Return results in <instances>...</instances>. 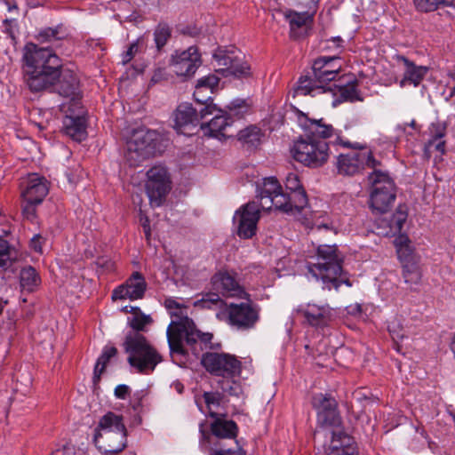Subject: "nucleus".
I'll list each match as a JSON object with an SVG mask.
<instances>
[{"instance_id":"29","label":"nucleus","mask_w":455,"mask_h":455,"mask_svg":"<svg viewBox=\"0 0 455 455\" xmlns=\"http://www.w3.org/2000/svg\"><path fill=\"white\" fill-rule=\"evenodd\" d=\"M333 88L330 84H323L316 80L315 75L312 76H301L294 89V96L310 95L315 97L320 94L331 92Z\"/></svg>"},{"instance_id":"46","label":"nucleus","mask_w":455,"mask_h":455,"mask_svg":"<svg viewBox=\"0 0 455 455\" xmlns=\"http://www.w3.org/2000/svg\"><path fill=\"white\" fill-rule=\"evenodd\" d=\"M204 403L209 409V413L214 411V408L220 407L224 403V395L217 390L212 392H204L203 395Z\"/></svg>"},{"instance_id":"50","label":"nucleus","mask_w":455,"mask_h":455,"mask_svg":"<svg viewBox=\"0 0 455 455\" xmlns=\"http://www.w3.org/2000/svg\"><path fill=\"white\" fill-rule=\"evenodd\" d=\"M146 396L144 390H139L133 393L130 399V406L135 412H140L142 409V402Z\"/></svg>"},{"instance_id":"13","label":"nucleus","mask_w":455,"mask_h":455,"mask_svg":"<svg viewBox=\"0 0 455 455\" xmlns=\"http://www.w3.org/2000/svg\"><path fill=\"white\" fill-rule=\"evenodd\" d=\"M156 132L140 129L132 132L127 141V158L133 163H140L153 156L156 153Z\"/></svg>"},{"instance_id":"9","label":"nucleus","mask_w":455,"mask_h":455,"mask_svg":"<svg viewBox=\"0 0 455 455\" xmlns=\"http://www.w3.org/2000/svg\"><path fill=\"white\" fill-rule=\"evenodd\" d=\"M166 334L170 350L178 354H183V340L191 347L197 342H201L207 347L213 337L210 332L199 331L195 323L188 317L184 318L182 322L172 321L167 328Z\"/></svg>"},{"instance_id":"39","label":"nucleus","mask_w":455,"mask_h":455,"mask_svg":"<svg viewBox=\"0 0 455 455\" xmlns=\"http://www.w3.org/2000/svg\"><path fill=\"white\" fill-rule=\"evenodd\" d=\"M333 91L329 92L333 96L339 95L340 100L354 101L358 99L356 84L355 83H347L345 85L330 84Z\"/></svg>"},{"instance_id":"22","label":"nucleus","mask_w":455,"mask_h":455,"mask_svg":"<svg viewBox=\"0 0 455 455\" xmlns=\"http://www.w3.org/2000/svg\"><path fill=\"white\" fill-rule=\"evenodd\" d=\"M212 289L220 295L230 298L247 299L249 294L235 278L228 272H220L212 277Z\"/></svg>"},{"instance_id":"31","label":"nucleus","mask_w":455,"mask_h":455,"mask_svg":"<svg viewBox=\"0 0 455 455\" xmlns=\"http://www.w3.org/2000/svg\"><path fill=\"white\" fill-rule=\"evenodd\" d=\"M329 455H358L350 436L342 433H332Z\"/></svg>"},{"instance_id":"14","label":"nucleus","mask_w":455,"mask_h":455,"mask_svg":"<svg viewBox=\"0 0 455 455\" xmlns=\"http://www.w3.org/2000/svg\"><path fill=\"white\" fill-rule=\"evenodd\" d=\"M260 204L256 202H249L235 211L233 223L240 238L250 239L255 235L260 218Z\"/></svg>"},{"instance_id":"25","label":"nucleus","mask_w":455,"mask_h":455,"mask_svg":"<svg viewBox=\"0 0 455 455\" xmlns=\"http://www.w3.org/2000/svg\"><path fill=\"white\" fill-rule=\"evenodd\" d=\"M93 441L97 448L106 454H115L122 451L126 446V431L94 434Z\"/></svg>"},{"instance_id":"7","label":"nucleus","mask_w":455,"mask_h":455,"mask_svg":"<svg viewBox=\"0 0 455 455\" xmlns=\"http://www.w3.org/2000/svg\"><path fill=\"white\" fill-rule=\"evenodd\" d=\"M19 189L22 214L27 220H34L36 207L43 203L48 195L49 182L45 177L31 172L20 177Z\"/></svg>"},{"instance_id":"17","label":"nucleus","mask_w":455,"mask_h":455,"mask_svg":"<svg viewBox=\"0 0 455 455\" xmlns=\"http://www.w3.org/2000/svg\"><path fill=\"white\" fill-rule=\"evenodd\" d=\"M213 57L220 67L219 70L225 76H233L237 78L247 77L251 75L250 66L243 61L240 53L235 50H218Z\"/></svg>"},{"instance_id":"12","label":"nucleus","mask_w":455,"mask_h":455,"mask_svg":"<svg viewBox=\"0 0 455 455\" xmlns=\"http://www.w3.org/2000/svg\"><path fill=\"white\" fill-rule=\"evenodd\" d=\"M245 299L246 302L230 303L227 307L229 324L243 331L254 328L259 320V306L253 304L250 298Z\"/></svg>"},{"instance_id":"16","label":"nucleus","mask_w":455,"mask_h":455,"mask_svg":"<svg viewBox=\"0 0 455 455\" xmlns=\"http://www.w3.org/2000/svg\"><path fill=\"white\" fill-rule=\"evenodd\" d=\"M146 191L152 204L161 205L169 192L170 180L165 167L156 165L147 172Z\"/></svg>"},{"instance_id":"8","label":"nucleus","mask_w":455,"mask_h":455,"mask_svg":"<svg viewBox=\"0 0 455 455\" xmlns=\"http://www.w3.org/2000/svg\"><path fill=\"white\" fill-rule=\"evenodd\" d=\"M370 183L369 205L375 213H385L396 197V187L387 172L378 167L368 176Z\"/></svg>"},{"instance_id":"62","label":"nucleus","mask_w":455,"mask_h":455,"mask_svg":"<svg viewBox=\"0 0 455 455\" xmlns=\"http://www.w3.org/2000/svg\"><path fill=\"white\" fill-rule=\"evenodd\" d=\"M97 264L102 267H106L108 269L111 268L112 267V262L110 260H108L104 258H101V259H97Z\"/></svg>"},{"instance_id":"21","label":"nucleus","mask_w":455,"mask_h":455,"mask_svg":"<svg viewBox=\"0 0 455 455\" xmlns=\"http://www.w3.org/2000/svg\"><path fill=\"white\" fill-rule=\"evenodd\" d=\"M147 286V282L142 274L135 271L124 283L117 286L113 291L112 299L113 300L126 299L131 300L140 299L145 295Z\"/></svg>"},{"instance_id":"41","label":"nucleus","mask_w":455,"mask_h":455,"mask_svg":"<svg viewBox=\"0 0 455 455\" xmlns=\"http://www.w3.org/2000/svg\"><path fill=\"white\" fill-rule=\"evenodd\" d=\"M131 312L133 314V316L129 318L130 326L132 328V331L140 333L148 324L151 323V317L144 315L139 307H131Z\"/></svg>"},{"instance_id":"44","label":"nucleus","mask_w":455,"mask_h":455,"mask_svg":"<svg viewBox=\"0 0 455 455\" xmlns=\"http://www.w3.org/2000/svg\"><path fill=\"white\" fill-rule=\"evenodd\" d=\"M217 387L224 395L228 394L232 396H237L241 393V386L235 380V378L220 379L217 381Z\"/></svg>"},{"instance_id":"59","label":"nucleus","mask_w":455,"mask_h":455,"mask_svg":"<svg viewBox=\"0 0 455 455\" xmlns=\"http://www.w3.org/2000/svg\"><path fill=\"white\" fill-rule=\"evenodd\" d=\"M140 222H141V225L143 227L144 233H145L147 238H148L150 236V228H149V220H148V218L147 216L141 217L140 218Z\"/></svg>"},{"instance_id":"2","label":"nucleus","mask_w":455,"mask_h":455,"mask_svg":"<svg viewBox=\"0 0 455 455\" xmlns=\"http://www.w3.org/2000/svg\"><path fill=\"white\" fill-rule=\"evenodd\" d=\"M297 122L304 131V137L294 142L291 152L292 157L303 165L310 168H318L325 164L330 157V145L339 135L333 126L327 124L323 118H309L307 114L296 109Z\"/></svg>"},{"instance_id":"10","label":"nucleus","mask_w":455,"mask_h":455,"mask_svg":"<svg viewBox=\"0 0 455 455\" xmlns=\"http://www.w3.org/2000/svg\"><path fill=\"white\" fill-rule=\"evenodd\" d=\"M201 364L212 375L222 378H236L242 372V363L232 354L206 352L203 354Z\"/></svg>"},{"instance_id":"55","label":"nucleus","mask_w":455,"mask_h":455,"mask_svg":"<svg viewBox=\"0 0 455 455\" xmlns=\"http://www.w3.org/2000/svg\"><path fill=\"white\" fill-rule=\"evenodd\" d=\"M130 387L127 385L121 384L115 388V396L118 399H125L130 395Z\"/></svg>"},{"instance_id":"36","label":"nucleus","mask_w":455,"mask_h":455,"mask_svg":"<svg viewBox=\"0 0 455 455\" xmlns=\"http://www.w3.org/2000/svg\"><path fill=\"white\" fill-rule=\"evenodd\" d=\"M20 283L23 290L32 292L41 284V277L36 268L26 266L20 272Z\"/></svg>"},{"instance_id":"51","label":"nucleus","mask_w":455,"mask_h":455,"mask_svg":"<svg viewBox=\"0 0 455 455\" xmlns=\"http://www.w3.org/2000/svg\"><path fill=\"white\" fill-rule=\"evenodd\" d=\"M10 248L8 243L0 237V267H7L10 263Z\"/></svg>"},{"instance_id":"28","label":"nucleus","mask_w":455,"mask_h":455,"mask_svg":"<svg viewBox=\"0 0 455 455\" xmlns=\"http://www.w3.org/2000/svg\"><path fill=\"white\" fill-rule=\"evenodd\" d=\"M210 417L214 419L211 423L210 429L212 434L221 439H235L238 434V426L233 420L225 419V414H218L215 411L210 412Z\"/></svg>"},{"instance_id":"49","label":"nucleus","mask_w":455,"mask_h":455,"mask_svg":"<svg viewBox=\"0 0 455 455\" xmlns=\"http://www.w3.org/2000/svg\"><path fill=\"white\" fill-rule=\"evenodd\" d=\"M443 129L437 131L436 133L433 134V139L430 140L427 143V148L429 149H435L441 154L444 153V141L442 140L443 137Z\"/></svg>"},{"instance_id":"45","label":"nucleus","mask_w":455,"mask_h":455,"mask_svg":"<svg viewBox=\"0 0 455 455\" xmlns=\"http://www.w3.org/2000/svg\"><path fill=\"white\" fill-rule=\"evenodd\" d=\"M172 35L171 28L165 23H159L154 31V39L158 51L168 42Z\"/></svg>"},{"instance_id":"5","label":"nucleus","mask_w":455,"mask_h":455,"mask_svg":"<svg viewBox=\"0 0 455 455\" xmlns=\"http://www.w3.org/2000/svg\"><path fill=\"white\" fill-rule=\"evenodd\" d=\"M333 146H341L357 150L339 155L336 161V168L340 175L354 176L360 173L365 166L373 171L378 167H381V162L374 157L372 151L368 149L365 144L360 142L351 143L339 134L334 139Z\"/></svg>"},{"instance_id":"20","label":"nucleus","mask_w":455,"mask_h":455,"mask_svg":"<svg viewBox=\"0 0 455 455\" xmlns=\"http://www.w3.org/2000/svg\"><path fill=\"white\" fill-rule=\"evenodd\" d=\"M212 115H214V116L209 122L203 123L200 125L204 135L218 140L233 136L231 130L234 120L230 115L217 108Z\"/></svg>"},{"instance_id":"63","label":"nucleus","mask_w":455,"mask_h":455,"mask_svg":"<svg viewBox=\"0 0 455 455\" xmlns=\"http://www.w3.org/2000/svg\"><path fill=\"white\" fill-rule=\"evenodd\" d=\"M6 5L9 12L18 10V5L14 0L6 1Z\"/></svg>"},{"instance_id":"11","label":"nucleus","mask_w":455,"mask_h":455,"mask_svg":"<svg viewBox=\"0 0 455 455\" xmlns=\"http://www.w3.org/2000/svg\"><path fill=\"white\" fill-rule=\"evenodd\" d=\"M216 110L214 104L200 105V108H195L191 103L184 102L178 106L175 114V129L181 133H187V130L196 127L200 121L211 116Z\"/></svg>"},{"instance_id":"15","label":"nucleus","mask_w":455,"mask_h":455,"mask_svg":"<svg viewBox=\"0 0 455 455\" xmlns=\"http://www.w3.org/2000/svg\"><path fill=\"white\" fill-rule=\"evenodd\" d=\"M60 110L64 114L63 132L75 141L81 142L87 138L85 110L80 108H72L68 104H60Z\"/></svg>"},{"instance_id":"58","label":"nucleus","mask_w":455,"mask_h":455,"mask_svg":"<svg viewBox=\"0 0 455 455\" xmlns=\"http://www.w3.org/2000/svg\"><path fill=\"white\" fill-rule=\"evenodd\" d=\"M52 455H74V452L72 448L64 446L54 451Z\"/></svg>"},{"instance_id":"35","label":"nucleus","mask_w":455,"mask_h":455,"mask_svg":"<svg viewBox=\"0 0 455 455\" xmlns=\"http://www.w3.org/2000/svg\"><path fill=\"white\" fill-rule=\"evenodd\" d=\"M298 218L301 223L307 228L314 229L316 228L318 230L322 228L331 229V226L330 223L326 222L320 213L312 212L307 210V206L304 211L298 216Z\"/></svg>"},{"instance_id":"48","label":"nucleus","mask_w":455,"mask_h":455,"mask_svg":"<svg viewBox=\"0 0 455 455\" xmlns=\"http://www.w3.org/2000/svg\"><path fill=\"white\" fill-rule=\"evenodd\" d=\"M388 331L392 336V339L395 342L402 340L408 336L406 331L403 330L398 319H394L392 322H390L388 324Z\"/></svg>"},{"instance_id":"40","label":"nucleus","mask_w":455,"mask_h":455,"mask_svg":"<svg viewBox=\"0 0 455 455\" xmlns=\"http://www.w3.org/2000/svg\"><path fill=\"white\" fill-rule=\"evenodd\" d=\"M261 132L256 126L245 128L238 132V140L248 147H257L260 142Z\"/></svg>"},{"instance_id":"3","label":"nucleus","mask_w":455,"mask_h":455,"mask_svg":"<svg viewBox=\"0 0 455 455\" xmlns=\"http://www.w3.org/2000/svg\"><path fill=\"white\" fill-rule=\"evenodd\" d=\"M285 188L287 192H283L275 177L265 178L258 189L261 209L270 211L274 208L292 216L300 214L307 206V196L296 173L286 176Z\"/></svg>"},{"instance_id":"54","label":"nucleus","mask_w":455,"mask_h":455,"mask_svg":"<svg viewBox=\"0 0 455 455\" xmlns=\"http://www.w3.org/2000/svg\"><path fill=\"white\" fill-rule=\"evenodd\" d=\"M343 47V40L339 36L332 37L331 39L327 41L326 48L328 50H334L340 52V49Z\"/></svg>"},{"instance_id":"19","label":"nucleus","mask_w":455,"mask_h":455,"mask_svg":"<svg viewBox=\"0 0 455 455\" xmlns=\"http://www.w3.org/2000/svg\"><path fill=\"white\" fill-rule=\"evenodd\" d=\"M201 64V56L196 46H190L185 51L176 52L172 56L171 60L173 72L179 76L185 77L194 76Z\"/></svg>"},{"instance_id":"61","label":"nucleus","mask_w":455,"mask_h":455,"mask_svg":"<svg viewBox=\"0 0 455 455\" xmlns=\"http://www.w3.org/2000/svg\"><path fill=\"white\" fill-rule=\"evenodd\" d=\"M211 455H239L237 451L231 449L228 450H216Z\"/></svg>"},{"instance_id":"23","label":"nucleus","mask_w":455,"mask_h":455,"mask_svg":"<svg viewBox=\"0 0 455 455\" xmlns=\"http://www.w3.org/2000/svg\"><path fill=\"white\" fill-rule=\"evenodd\" d=\"M341 69V64L338 56L320 57L314 61L312 72L316 80L323 84H332Z\"/></svg>"},{"instance_id":"47","label":"nucleus","mask_w":455,"mask_h":455,"mask_svg":"<svg viewBox=\"0 0 455 455\" xmlns=\"http://www.w3.org/2000/svg\"><path fill=\"white\" fill-rule=\"evenodd\" d=\"M144 48L145 46L142 40L137 39L135 42L131 44L127 51L122 54V63L124 65L129 63L135 55L140 52Z\"/></svg>"},{"instance_id":"24","label":"nucleus","mask_w":455,"mask_h":455,"mask_svg":"<svg viewBox=\"0 0 455 455\" xmlns=\"http://www.w3.org/2000/svg\"><path fill=\"white\" fill-rule=\"evenodd\" d=\"M298 311L305 317L309 325L316 328L327 326L334 317L333 309L329 305L319 306L308 303Z\"/></svg>"},{"instance_id":"18","label":"nucleus","mask_w":455,"mask_h":455,"mask_svg":"<svg viewBox=\"0 0 455 455\" xmlns=\"http://www.w3.org/2000/svg\"><path fill=\"white\" fill-rule=\"evenodd\" d=\"M311 403L321 425L337 426L340 423L338 403L333 396L329 394H315L312 396Z\"/></svg>"},{"instance_id":"57","label":"nucleus","mask_w":455,"mask_h":455,"mask_svg":"<svg viewBox=\"0 0 455 455\" xmlns=\"http://www.w3.org/2000/svg\"><path fill=\"white\" fill-rule=\"evenodd\" d=\"M42 237L40 235H35L30 242L31 247L34 249V251L37 252L42 251V243H41Z\"/></svg>"},{"instance_id":"64","label":"nucleus","mask_w":455,"mask_h":455,"mask_svg":"<svg viewBox=\"0 0 455 455\" xmlns=\"http://www.w3.org/2000/svg\"><path fill=\"white\" fill-rule=\"evenodd\" d=\"M6 301H3L1 299H0V315L3 313V310H4V306L6 305Z\"/></svg>"},{"instance_id":"42","label":"nucleus","mask_w":455,"mask_h":455,"mask_svg":"<svg viewBox=\"0 0 455 455\" xmlns=\"http://www.w3.org/2000/svg\"><path fill=\"white\" fill-rule=\"evenodd\" d=\"M223 305V300L220 294L216 292H208L202 299L195 301L194 306L202 309L218 308Z\"/></svg>"},{"instance_id":"34","label":"nucleus","mask_w":455,"mask_h":455,"mask_svg":"<svg viewBox=\"0 0 455 455\" xmlns=\"http://www.w3.org/2000/svg\"><path fill=\"white\" fill-rule=\"evenodd\" d=\"M104 431L110 433L126 431L123 417L111 411L101 417L94 434H102Z\"/></svg>"},{"instance_id":"33","label":"nucleus","mask_w":455,"mask_h":455,"mask_svg":"<svg viewBox=\"0 0 455 455\" xmlns=\"http://www.w3.org/2000/svg\"><path fill=\"white\" fill-rule=\"evenodd\" d=\"M68 36V32L67 28L62 24H59L53 28H40L35 36V39L39 44H52L56 41L64 40Z\"/></svg>"},{"instance_id":"43","label":"nucleus","mask_w":455,"mask_h":455,"mask_svg":"<svg viewBox=\"0 0 455 455\" xmlns=\"http://www.w3.org/2000/svg\"><path fill=\"white\" fill-rule=\"evenodd\" d=\"M455 0H414L416 9L422 12L437 10L440 6H452Z\"/></svg>"},{"instance_id":"30","label":"nucleus","mask_w":455,"mask_h":455,"mask_svg":"<svg viewBox=\"0 0 455 455\" xmlns=\"http://www.w3.org/2000/svg\"><path fill=\"white\" fill-rule=\"evenodd\" d=\"M399 259L403 266V276L404 282L410 284H417L421 279V270L419 266V257L410 256L408 250H399Z\"/></svg>"},{"instance_id":"60","label":"nucleus","mask_w":455,"mask_h":455,"mask_svg":"<svg viewBox=\"0 0 455 455\" xmlns=\"http://www.w3.org/2000/svg\"><path fill=\"white\" fill-rule=\"evenodd\" d=\"M170 314L172 316H175L177 319H179L178 322H182L184 318L188 317L183 310V307L180 310H170Z\"/></svg>"},{"instance_id":"32","label":"nucleus","mask_w":455,"mask_h":455,"mask_svg":"<svg viewBox=\"0 0 455 455\" xmlns=\"http://www.w3.org/2000/svg\"><path fill=\"white\" fill-rule=\"evenodd\" d=\"M284 17L290 25V34L291 37L299 36V29L307 28V24L313 20V14L307 12H297L289 10L284 13Z\"/></svg>"},{"instance_id":"6","label":"nucleus","mask_w":455,"mask_h":455,"mask_svg":"<svg viewBox=\"0 0 455 455\" xmlns=\"http://www.w3.org/2000/svg\"><path fill=\"white\" fill-rule=\"evenodd\" d=\"M123 347L129 364L139 373L148 374L162 361V356L141 333L129 331Z\"/></svg>"},{"instance_id":"4","label":"nucleus","mask_w":455,"mask_h":455,"mask_svg":"<svg viewBox=\"0 0 455 455\" xmlns=\"http://www.w3.org/2000/svg\"><path fill=\"white\" fill-rule=\"evenodd\" d=\"M343 255L336 245L321 244L315 252L308 257L307 269L323 289L338 290L342 283L351 286L343 271Z\"/></svg>"},{"instance_id":"26","label":"nucleus","mask_w":455,"mask_h":455,"mask_svg":"<svg viewBox=\"0 0 455 455\" xmlns=\"http://www.w3.org/2000/svg\"><path fill=\"white\" fill-rule=\"evenodd\" d=\"M394 60L397 64L403 65V76L399 83L401 87H404L406 84L419 86L428 72L427 67L418 66L403 55L397 54L394 57Z\"/></svg>"},{"instance_id":"1","label":"nucleus","mask_w":455,"mask_h":455,"mask_svg":"<svg viewBox=\"0 0 455 455\" xmlns=\"http://www.w3.org/2000/svg\"><path fill=\"white\" fill-rule=\"evenodd\" d=\"M24 78L32 92H40L55 86V91L66 99L61 104L80 108L81 92L76 75L62 70V61L51 47L27 43L23 48Z\"/></svg>"},{"instance_id":"56","label":"nucleus","mask_w":455,"mask_h":455,"mask_svg":"<svg viewBox=\"0 0 455 455\" xmlns=\"http://www.w3.org/2000/svg\"><path fill=\"white\" fill-rule=\"evenodd\" d=\"M164 306L165 307L170 311V310H180V308H182L183 307L181 306V304H180L179 302H177L175 299H166L165 301H164Z\"/></svg>"},{"instance_id":"38","label":"nucleus","mask_w":455,"mask_h":455,"mask_svg":"<svg viewBox=\"0 0 455 455\" xmlns=\"http://www.w3.org/2000/svg\"><path fill=\"white\" fill-rule=\"evenodd\" d=\"M117 349L115 347H105L102 350L100 356L98 358L94 367L93 381L98 382L100 379V375L104 372V370L109 362V360L116 356Z\"/></svg>"},{"instance_id":"52","label":"nucleus","mask_w":455,"mask_h":455,"mask_svg":"<svg viewBox=\"0 0 455 455\" xmlns=\"http://www.w3.org/2000/svg\"><path fill=\"white\" fill-rule=\"evenodd\" d=\"M397 254L399 255V250H408L410 256H414L413 251L410 246V240L407 235H401L395 240Z\"/></svg>"},{"instance_id":"37","label":"nucleus","mask_w":455,"mask_h":455,"mask_svg":"<svg viewBox=\"0 0 455 455\" xmlns=\"http://www.w3.org/2000/svg\"><path fill=\"white\" fill-rule=\"evenodd\" d=\"M408 213L404 206L399 205L389 220H384L387 222L389 230L385 233L386 235H395L400 233L407 220Z\"/></svg>"},{"instance_id":"27","label":"nucleus","mask_w":455,"mask_h":455,"mask_svg":"<svg viewBox=\"0 0 455 455\" xmlns=\"http://www.w3.org/2000/svg\"><path fill=\"white\" fill-rule=\"evenodd\" d=\"M219 83L220 78L214 74H210L198 79L194 92L196 101L204 106L212 104V95L217 90Z\"/></svg>"},{"instance_id":"53","label":"nucleus","mask_w":455,"mask_h":455,"mask_svg":"<svg viewBox=\"0 0 455 455\" xmlns=\"http://www.w3.org/2000/svg\"><path fill=\"white\" fill-rule=\"evenodd\" d=\"M17 28L16 20H4V32L12 39H15Z\"/></svg>"}]
</instances>
